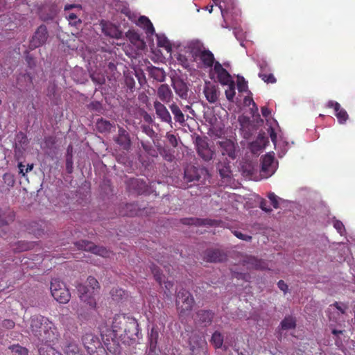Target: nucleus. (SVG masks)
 Listing matches in <instances>:
<instances>
[{"mask_svg":"<svg viewBox=\"0 0 355 355\" xmlns=\"http://www.w3.org/2000/svg\"><path fill=\"white\" fill-rule=\"evenodd\" d=\"M48 37L49 34L46 26L41 25L37 28L30 41L31 48L35 49L43 45L46 42Z\"/></svg>","mask_w":355,"mask_h":355,"instance_id":"nucleus-9","label":"nucleus"},{"mask_svg":"<svg viewBox=\"0 0 355 355\" xmlns=\"http://www.w3.org/2000/svg\"><path fill=\"white\" fill-rule=\"evenodd\" d=\"M205 259L209 262H220L225 259V255L218 250H209L205 253Z\"/></svg>","mask_w":355,"mask_h":355,"instance_id":"nucleus-22","label":"nucleus"},{"mask_svg":"<svg viewBox=\"0 0 355 355\" xmlns=\"http://www.w3.org/2000/svg\"><path fill=\"white\" fill-rule=\"evenodd\" d=\"M213 318V313L208 310H200L196 313V320L207 325L209 324Z\"/></svg>","mask_w":355,"mask_h":355,"instance_id":"nucleus-25","label":"nucleus"},{"mask_svg":"<svg viewBox=\"0 0 355 355\" xmlns=\"http://www.w3.org/2000/svg\"><path fill=\"white\" fill-rule=\"evenodd\" d=\"M203 93L209 103H215L218 101L220 92L218 86L210 82H205Z\"/></svg>","mask_w":355,"mask_h":355,"instance_id":"nucleus-11","label":"nucleus"},{"mask_svg":"<svg viewBox=\"0 0 355 355\" xmlns=\"http://www.w3.org/2000/svg\"><path fill=\"white\" fill-rule=\"evenodd\" d=\"M72 164H73V162H72L71 158L67 157V161H66V166H67V169L69 173H71V170H72Z\"/></svg>","mask_w":355,"mask_h":355,"instance_id":"nucleus-63","label":"nucleus"},{"mask_svg":"<svg viewBox=\"0 0 355 355\" xmlns=\"http://www.w3.org/2000/svg\"><path fill=\"white\" fill-rule=\"evenodd\" d=\"M259 67L261 70L260 72L265 73V72L270 71L269 66L266 61H263L262 62H260L259 64Z\"/></svg>","mask_w":355,"mask_h":355,"instance_id":"nucleus-57","label":"nucleus"},{"mask_svg":"<svg viewBox=\"0 0 355 355\" xmlns=\"http://www.w3.org/2000/svg\"><path fill=\"white\" fill-rule=\"evenodd\" d=\"M332 334L336 336V338L335 340V343L337 346H340L342 344V341L339 340V336L343 334V331L342 330H336L335 329H333L331 331Z\"/></svg>","mask_w":355,"mask_h":355,"instance_id":"nucleus-56","label":"nucleus"},{"mask_svg":"<svg viewBox=\"0 0 355 355\" xmlns=\"http://www.w3.org/2000/svg\"><path fill=\"white\" fill-rule=\"evenodd\" d=\"M166 291H164L165 294L167 296H170L171 295V288L173 287V283L171 282L167 281L164 282Z\"/></svg>","mask_w":355,"mask_h":355,"instance_id":"nucleus-58","label":"nucleus"},{"mask_svg":"<svg viewBox=\"0 0 355 355\" xmlns=\"http://www.w3.org/2000/svg\"><path fill=\"white\" fill-rule=\"evenodd\" d=\"M9 349L15 355H28V349L19 345H11L9 347Z\"/></svg>","mask_w":355,"mask_h":355,"instance_id":"nucleus-40","label":"nucleus"},{"mask_svg":"<svg viewBox=\"0 0 355 355\" xmlns=\"http://www.w3.org/2000/svg\"><path fill=\"white\" fill-rule=\"evenodd\" d=\"M39 353L40 355H62L49 345L40 347Z\"/></svg>","mask_w":355,"mask_h":355,"instance_id":"nucleus-38","label":"nucleus"},{"mask_svg":"<svg viewBox=\"0 0 355 355\" xmlns=\"http://www.w3.org/2000/svg\"><path fill=\"white\" fill-rule=\"evenodd\" d=\"M169 107L173 114L174 115L175 120L177 122L183 123L185 121V119L182 112L179 108V107L173 103L169 106Z\"/></svg>","mask_w":355,"mask_h":355,"instance_id":"nucleus-31","label":"nucleus"},{"mask_svg":"<svg viewBox=\"0 0 355 355\" xmlns=\"http://www.w3.org/2000/svg\"><path fill=\"white\" fill-rule=\"evenodd\" d=\"M213 1L216 3V5L218 6V8L221 12V15H222L223 17L225 18V15H227L229 12V8H227L226 6L221 5L220 3H218L219 0H213Z\"/></svg>","mask_w":355,"mask_h":355,"instance_id":"nucleus-55","label":"nucleus"},{"mask_svg":"<svg viewBox=\"0 0 355 355\" xmlns=\"http://www.w3.org/2000/svg\"><path fill=\"white\" fill-rule=\"evenodd\" d=\"M116 141L124 149H128L131 144L128 133L122 128L119 129V135Z\"/></svg>","mask_w":355,"mask_h":355,"instance_id":"nucleus-21","label":"nucleus"},{"mask_svg":"<svg viewBox=\"0 0 355 355\" xmlns=\"http://www.w3.org/2000/svg\"><path fill=\"white\" fill-rule=\"evenodd\" d=\"M83 343L87 352H94L98 349L102 354L105 352L98 338L92 333H87L83 336Z\"/></svg>","mask_w":355,"mask_h":355,"instance_id":"nucleus-8","label":"nucleus"},{"mask_svg":"<svg viewBox=\"0 0 355 355\" xmlns=\"http://www.w3.org/2000/svg\"><path fill=\"white\" fill-rule=\"evenodd\" d=\"M176 304L181 316L190 313L194 304V300L189 291L182 289L177 294Z\"/></svg>","mask_w":355,"mask_h":355,"instance_id":"nucleus-4","label":"nucleus"},{"mask_svg":"<svg viewBox=\"0 0 355 355\" xmlns=\"http://www.w3.org/2000/svg\"><path fill=\"white\" fill-rule=\"evenodd\" d=\"M110 295L114 300L119 301L123 299L125 291L121 288H113L110 291Z\"/></svg>","mask_w":355,"mask_h":355,"instance_id":"nucleus-42","label":"nucleus"},{"mask_svg":"<svg viewBox=\"0 0 355 355\" xmlns=\"http://www.w3.org/2000/svg\"><path fill=\"white\" fill-rule=\"evenodd\" d=\"M157 96L164 103H169L173 98V92L167 84L161 85L157 89Z\"/></svg>","mask_w":355,"mask_h":355,"instance_id":"nucleus-19","label":"nucleus"},{"mask_svg":"<svg viewBox=\"0 0 355 355\" xmlns=\"http://www.w3.org/2000/svg\"><path fill=\"white\" fill-rule=\"evenodd\" d=\"M187 49L192 56V61L200 60L201 67L204 68H214L215 58L214 54L209 50L205 49L203 44L198 40H193L188 43Z\"/></svg>","mask_w":355,"mask_h":355,"instance_id":"nucleus-2","label":"nucleus"},{"mask_svg":"<svg viewBox=\"0 0 355 355\" xmlns=\"http://www.w3.org/2000/svg\"><path fill=\"white\" fill-rule=\"evenodd\" d=\"M327 107H333L334 109L335 115L340 123H344L347 121L348 119V114L346 110L342 108L338 102L329 101L327 103Z\"/></svg>","mask_w":355,"mask_h":355,"instance_id":"nucleus-17","label":"nucleus"},{"mask_svg":"<svg viewBox=\"0 0 355 355\" xmlns=\"http://www.w3.org/2000/svg\"><path fill=\"white\" fill-rule=\"evenodd\" d=\"M28 331L38 342L42 343H53L59 336L55 324L42 315H33L31 318Z\"/></svg>","mask_w":355,"mask_h":355,"instance_id":"nucleus-1","label":"nucleus"},{"mask_svg":"<svg viewBox=\"0 0 355 355\" xmlns=\"http://www.w3.org/2000/svg\"><path fill=\"white\" fill-rule=\"evenodd\" d=\"M98 288V281L93 277H89L87 279V285L80 284L77 286L80 300L88 304L90 308L94 309L96 302L94 297V292Z\"/></svg>","mask_w":355,"mask_h":355,"instance_id":"nucleus-3","label":"nucleus"},{"mask_svg":"<svg viewBox=\"0 0 355 355\" xmlns=\"http://www.w3.org/2000/svg\"><path fill=\"white\" fill-rule=\"evenodd\" d=\"M79 250L92 252L94 254L100 255L103 257L110 256V252L105 248L95 245L93 243L87 241H80L75 243Z\"/></svg>","mask_w":355,"mask_h":355,"instance_id":"nucleus-7","label":"nucleus"},{"mask_svg":"<svg viewBox=\"0 0 355 355\" xmlns=\"http://www.w3.org/2000/svg\"><path fill=\"white\" fill-rule=\"evenodd\" d=\"M219 147L223 155H227L232 159L236 158V146L232 141L230 139L220 141Z\"/></svg>","mask_w":355,"mask_h":355,"instance_id":"nucleus-16","label":"nucleus"},{"mask_svg":"<svg viewBox=\"0 0 355 355\" xmlns=\"http://www.w3.org/2000/svg\"><path fill=\"white\" fill-rule=\"evenodd\" d=\"M51 293L53 298L58 302L66 304L71 297L70 293L65 284L58 279H53L51 282Z\"/></svg>","mask_w":355,"mask_h":355,"instance_id":"nucleus-5","label":"nucleus"},{"mask_svg":"<svg viewBox=\"0 0 355 355\" xmlns=\"http://www.w3.org/2000/svg\"><path fill=\"white\" fill-rule=\"evenodd\" d=\"M234 34L236 38L241 41V45L244 46L243 38L245 37V33L239 28H235L234 29Z\"/></svg>","mask_w":355,"mask_h":355,"instance_id":"nucleus-50","label":"nucleus"},{"mask_svg":"<svg viewBox=\"0 0 355 355\" xmlns=\"http://www.w3.org/2000/svg\"><path fill=\"white\" fill-rule=\"evenodd\" d=\"M124 331L128 337L137 336L139 333L137 321L133 318H128Z\"/></svg>","mask_w":355,"mask_h":355,"instance_id":"nucleus-23","label":"nucleus"},{"mask_svg":"<svg viewBox=\"0 0 355 355\" xmlns=\"http://www.w3.org/2000/svg\"><path fill=\"white\" fill-rule=\"evenodd\" d=\"M277 285H278L279 288L281 291H282L284 293H286L287 289H288V286L283 280L279 281Z\"/></svg>","mask_w":355,"mask_h":355,"instance_id":"nucleus-60","label":"nucleus"},{"mask_svg":"<svg viewBox=\"0 0 355 355\" xmlns=\"http://www.w3.org/2000/svg\"><path fill=\"white\" fill-rule=\"evenodd\" d=\"M233 234L238 239L243 240V241H250L252 239V236H249V235H247V234H243L242 232H241L239 231L235 230V231H234Z\"/></svg>","mask_w":355,"mask_h":355,"instance_id":"nucleus-54","label":"nucleus"},{"mask_svg":"<svg viewBox=\"0 0 355 355\" xmlns=\"http://www.w3.org/2000/svg\"><path fill=\"white\" fill-rule=\"evenodd\" d=\"M225 85L227 86V89L225 90V96L227 99L229 101H233L235 96V84L234 80L231 82V83L225 84Z\"/></svg>","mask_w":355,"mask_h":355,"instance_id":"nucleus-37","label":"nucleus"},{"mask_svg":"<svg viewBox=\"0 0 355 355\" xmlns=\"http://www.w3.org/2000/svg\"><path fill=\"white\" fill-rule=\"evenodd\" d=\"M178 62L185 69H189L191 67V60L182 53L178 54L177 57Z\"/></svg>","mask_w":355,"mask_h":355,"instance_id":"nucleus-44","label":"nucleus"},{"mask_svg":"<svg viewBox=\"0 0 355 355\" xmlns=\"http://www.w3.org/2000/svg\"><path fill=\"white\" fill-rule=\"evenodd\" d=\"M130 187L139 194L147 192V184L145 181L139 179H132L130 180Z\"/></svg>","mask_w":355,"mask_h":355,"instance_id":"nucleus-28","label":"nucleus"},{"mask_svg":"<svg viewBox=\"0 0 355 355\" xmlns=\"http://www.w3.org/2000/svg\"><path fill=\"white\" fill-rule=\"evenodd\" d=\"M268 143V138L263 135H259L257 139L251 143L250 149L252 153H257L263 150Z\"/></svg>","mask_w":355,"mask_h":355,"instance_id":"nucleus-24","label":"nucleus"},{"mask_svg":"<svg viewBox=\"0 0 355 355\" xmlns=\"http://www.w3.org/2000/svg\"><path fill=\"white\" fill-rule=\"evenodd\" d=\"M151 270L155 280L161 284L162 282V274L160 273L159 269L157 268V267L153 266V268H151Z\"/></svg>","mask_w":355,"mask_h":355,"instance_id":"nucleus-52","label":"nucleus"},{"mask_svg":"<svg viewBox=\"0 0 355 355\" xmlns=\"http://www.w3.org/2000/svg\"><path fill=\"white\" fill-rule=\"evenodd\" d=\"M65 355H81L78 345L74 341H67L63 346Z\"/></svg>","mask_w":355,"mask_h":355,"instance_id":"nucleus-26","label":"nucleus"},{"mask_svg":"<svg viewBox=\"0 0 355 355\" xmlns=\"http://www.w3.org/2000/svg\"><path fill=\"white\" fill-rule=\"evenodd\" d=\"M276 171V164L274 162V157L270 154L266 155L261 162V175L264 178L271 176Z\"/></svg>","mask_w":355,"mask_h":355,"instance_id":"nucleus-10","label":"nucleus"},{"mask_svg":"<svg viewBox=\"0 0 355 355\" xmlns=\"http://www.w3.org/2000/svg\"><path fill=\"white\" fill-rule=\"evenodd\" d=\"M124 37L128 38L132 44H137L140 41L139 35L134 30H129L125 33V35H123V38Z\"/></svg>","mask_w":355,"mask_h":355,"instance_id":"nucleus-41","label":"nucleus"},{"mask_svg":"<svg viewBox=\"0 0 355 355\" xmlns=\"http://www.w3.org/2000/svg\"><path fill=\"white\" fill-rule=\"evenodd\" d=\"M219 172H220V174L221 175V177L223 178H225V177H227L228 176V173H229V167H227V166H225L223 168V169H220L219 167Z\"/></svg>","mask_w":355,"mask_h":355,"instance_id":"nucleus-62","label":"nucleus"},{"mask_svg":"<svg viewBox=\"0 0 355 355\" xmlns=\"http://www.w3.org/2000/svg\"><path fill=\"white\" fill-rule=\"evenodd\" d=\"M173 87L180 98L182 99H187L188 98L189 88L183 80L180 79L173 80Z\"/></svg>","mask_w":355,"mask_h":355,"instance_id":"nucleus-18","label":"nucleus"},{"mask_svg":"<svg viewBox=\"0 0 355 355\" xmlns=\"http://www.w3.org/2000/svg\"><path fill=\"white\" fill-rule=\"evenodd\" d=\"M3 327L6 329H12L15 327V322L11 320H5L3 322Z\"/></svg>","mask_w":355,"mask_h":355,"instance_id":"nucleus-59","label":"nucleus"},{"mask_svg":"<svg viewBox=\"0 0 355 355\" xmlns=\"http://www.w3.org/2000/svg\"><path fill=\"white\" fill-rule=\"evenodd\" d=\"M182 222L183 224L185 225H212V221L210 220H202L199 218H184L182 220Z\"/></svg>","mask_w":355,"mask_h":355,"instance_id":"nucleus-32","label":"nucleus"},{"mask_svg":"<svg viewBox=\"0 0 355 355\" xmlns=\"http://www.w3.org/2000/svg\"><path fill=\"white\" fill-rule=\"evenodd\" d=\"M239 122L243 137L249 139L256 130L255 125L251 122L248 117L243 115L239 117Z\"/></svg>","mask_w":355,"mask_h":355,"instance_id":"nucleus-13","label":"nucleus"},{"mask_svg":"<svg viewBox=\"0 0 355 355\" xmlns=\"http://www.w3.org/2000/svg\"><path fill=\"white\" fill-rule=\"evenodd\" d=\"M197 150L198 155L205 161H209L213 158L214 152L205 141L198 144Z\"/></svg>","mask_w":355,"mask_h":355,"instance_id":"nucleus-20","label":"nucleus"},{"mask_svg":"<svg viewBox=\"0 0 355 355\" xmlns=\"http://www.w3.org/2000/svg\"><path fill=\"white\" fill-rule=\"evenodd\" d=\"M281 326L284 330L294 329L296 326L295 320L293 317H286L282 321Z\"/></svg>","mask_w":355,"mask_h":355,"instance_id":"nucleus-35","label":"nucleus"},{"mask_svg":"<svg viewBox=\"0 0 355 355\" xmlns=\"http://www.w3.org/2000/svg\"><path fill=\"white\" fill-rule=\"evenodd\" d=\"M334 227L336 229V230L340 235H343V234L345 232V230L344 225L341 221L338 220H334Z\"/></svg>","mask_w":355,"mask_h":355,"instance_id":"nucleus-53","label":"nucleus"},{"mask_svg":"<svg viewBox=\"0 0 355 355\" xmlns=\"http://www.w3.org/2000/svg\"><path fill=\"white\" fill-rule=\"evenodd\" d=\"M97 126L101 132L109 131L112 128V124L109 121L101 119L97 122Z\"/></svg>","mask_w":355,"mask_h":355,"instance_id":"nucleus-47","label":"nucleus"},{"mask_svg":"<svg viewBox=\"0 0 355 355\" xmlns=\"http://www.w3.org/2000/svg\"><path fill=\"white\" fill-rule=\"evenodd\" d=\"M18 168L19 169V173L22 175V176H26V169H24L25 166L22 163H19L18 164Z\"/></svg>","mask_w":355,"mask_h":355,"instance_id":"nucleus-64","label":"nucleus"},{"mask_svg":"<svg viewBox=\"0 0 355 355\" xmlns=\"http://www.w3.org/2000/svg\"><path fill=\"white\" fill-rule=\"evenodd\" d=\"M158 337H159V333H158L157 329L155 327H153L151 329L150 333L149 334V340H150L151 346L155 347V345L157 343Z\"/></svg>","mask_w":355,"mask_h":355,"instance_id":"nucleus-45","label":"nucleus"},{"mask_svg":"<svg viewBox=\"0 0 355 355\" xmlns=\"http://www.w3.org/2000/svg\"><path fill=\"white\" fill-rule=\"evenodd\" d=\"M14 220V214L11 211H0V227L3 226Z\"/></svg>","mask_w":355,"mask_h":355,"instance_id":"nucleus-33","label":"nucleus"},{"mask_svg":"<svg viewBox=\"0 0 355 355\" xmlns=\"http://www.w3.org/2000/svg\"><path fill=\"white\" fill-rule=\"evenodd\" d=\"M211 343L214 345L215 347L220 348L223 343V335L218 331H215L211 337Z\"/></svg>","mask_w":355,"mask_h":355,"instance_id":"nucleus-39","label":"nucleus"},{"mask_svg":"<svg viewBox=\"0 0 355 355\" xmlns=\"http://www.w3.org/2000/svg\"><path fill=\"white\" fill-rule=\"evenodd\" d=\"M346 309H347V306L345 304H340L338 302H336L334 304L330 305V306L329 308V320H336V318L333 317L331 315V311H334L335 310H336L337 312L336 313L339 317L340 315V314L345 313V311Z\"/></svg>","mask_w":355,"mask_h":355,"instance_id":"nucleus-30","label":"nucleus"},{"mask_svg":"<svg viewBox=\"0 0 355 355\" xmlns=\"http://www.w3.org/2000/svg\"><path fill=\"white\" fill-rule=\"evenodd\" d=\"M260 207L262 210L266 212L271 211V209L267 205V202L266 200H262L260 203Z\"/></svg>","mask_w":355,"mask_h":355,"instance_id":"nucleus-61","label":"nucleus"},{"mask_svg":"<svg viewBox=\"0 0 355 355\" xmlns=\"http://www.w3.org/2000/svg\"><path fill=\"white\" fill-rule=\"evenodd\" d=\"M208 177V172L205 168L189 166L184 171V179L187 182L194 181L203 182Z\"/></svg>","mask_w":355,"mask_h":355,"instance_id":"nucleus-6","label":"nucleus"},{"mask_svg":"<svg viewBox=\"0 0 355 355\" xmlns=\"http://www.w3.org/2000/svg\"><path fill=\"white\" fill-rule=\"evenodd\" d=\"M154 108L157 117L163 122L168 124L172 123L171 116L166 107L159 101L154 102Z\"/></svg>","mask_w":355,"mask_h":355,"instance_id":"nucleus-15","label":"nucleus"},{"mask_svg":"<svg viewBox=\"0 0 355 355\" xmlns=\"http://www.w3.org/2000/svg\"><path fill=\"white\" fill-rule=\"evenodd\" d=\"M268 198L271 201L273 207L275 208H278L279 207V200H281L277 196H276L274 193H269L268 195Z\"/></svg>","mask_w":355,"mask_h":355,"instance_id":"nucleus-51","label":"nucleus"},{"mask_svg":"<svg viewBox=\"0 0 355 355\" xmlns=\"http://www.w3.org/2000/svg\"><path fill=\"white\" fill-rule=\"evenodd\" d=\"M245 261L249 266L255 269L264 270L268 267V264L266 261L258 259L254 257H248Z\"/></svg>","mask_w":355,"mask_h":355,"instance_id":"nucleus-29","label":"nucleus"},{"mask_svg":"<svg viewBox=\"0 0 355 355\" xmlns=\"http://www.w3.org/2000/svg\"><path fill=\"white\" fill-rule=\"evenodd\" d=\"M157 45L160 47H164L168 51L171 49V43L164 35L156 34Z\"/></svg>","mask_w":355,"mask_h":355,"instance_id":"nucleus-34","label":"nucleus"},{"mask_svg":"<svg viewBox=\"0 0 355 355\" xmlns=\"http://www.w3.org/2000/svg\"><path fill=\"white\" fill-rule=\"evenodd\" d=\"M213 71L217 75L218 80L220 84L224 85L233 81L230 74L223 67L219 62H215Z\"/></svg>","mask_w":355,"mask_h":355,"instance_id":"nucleus-14","label":"nucleus"},{"mask_svg":"<svg viewBox=\"0 0 355 355\" xmlns=\"http://www.w3.org/2000/svg\"><path fill=\"white\" fill-rule=\"evenodd\" d=\"M237 88L239 92H243L248 90V83L243 77L238 76Z\"/></svg>","mask_w":355,"mask_h":355,"instance_id":"nucleus-48","label":"nucleus"},{"mask_svg":"<svg viewBox=\"0 0 355 355\" xmlns=\"http://www.w3.org/2000/svg\"><path fill=\"white\" fill-rule=\"evenodd\" d=\"M259 77L267 83H275L277 80L272 73L266 74L263 72L259 73Z\"/></svg>","mask_w":355,"mask_h":355,"instance_id":"nucleus-46","label":"nucleus"},{"mask_svg":"<svg viewBox=\"0 0 355 355\" xmlns=\"http://www.w3.org/2000/svg\"><path fill=\"white\" fill-rule=\"evenodd\" d=\"M151 76L159 82H163L165 80L164 71L159 68H153L150 71Z\"/></svg>","mask_w":355,"mask_h":355,"instance_id":"nucleus-36","label":"nucleus"},{"mask_svg":"<svg viewBox=\"0 0 355 355\" xmlns=\"http://www.w3.org/2000/svg\"><path fill=\"white\" fill-rule=\"evenodd\" d=\"M103 33L110 37L115 39L123 38V34L119 27L112 23L108 21H102L101 23Z\"/></svg>","mask_w":355,"mask_h":355,"instance_id":"nucleus-12","label":"nucleus"},{"mask_svg":"<svg viewBox=\"0 0 355 355\" xmlns=\"http://www.w3.org/2000/svg\"><path fill=\"white\" fill-rule=\"evenodd\" d=\"M5 184L9 187H13L15 182L13 175L11 173H5L3 177Z\"/></svg>","mask_w":355,"mask_h":355,"instance_id":"nucleus-49","label":"nucleus"},{"mask_svg":"<svg viewBox=\"0 0 355 355\" xmlns=\"http://www.w3.org/2000/svg\"><path fill=\"white\" fill-rule=\"evenodd\" d=\"M138 25L143 28L147 34L153 35L155 28L150 19L145 16H141L138 19Z\"/></svg>","mask_w":355,"mask_h":355,"instance_id":"nucleus-27","label":"nucleus"},{"mask_svg":"<svg viewBox=\"0 0 355 355\" xmlns=\"http://www.w3.org/2000/svg\"><path fill=\"white\" fill-rule=\"evenodd\" d=\"M91 78L96 84L103 85L105 82V76L97 71H94L91 74Z\"/></svg>","mask_w":355,"mask_h":355,"instance_id":"nucleus-43","label":"nucleus"}]
</instances>
